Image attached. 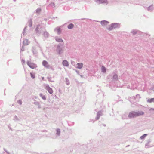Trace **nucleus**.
Returning <instances> with one entry per match:
<instances>
[{
    "label": "nucleus",
    "mask_w": 154,
    "mask_h": 154,
    "mask_svg": "<svg viewBox=\"0 0 154 154\" xmlns=\"http://www.w3.org/2000/svg\"><path fill=\"white\" fill-rule=\"evenodd\" d=\"M48 79H49V81H50V79H49V77H48Z\"/></svg>",
    "instance_id": "c03bdc74"
},
{
    "label": "nucleus",
    "mask_w": 154,
    "mask_h": 154,
    "mask_svg": "<svg viewBox=\"0 0 154 154\" xmlns=\"http://www.w3.org/2000/svg\"><path fill=\"white\" fill-rule=\"evenodd\" d=\"M4 150L8 154H10V153L9 152H8L6 149H4Z\"/></svg>",
    "instance_id": "72a5a7b5"
},
{
    "label": "nucleus",
    "mask_w": 154,
    "mask_h": 154,
    "mask_svg": "<svg viewBox=\"0 0 154 154\" xmlns=\"http://www.w3.org/2000/svg\"><path fill=\"white\" fill-rule=\"evenodd\" d=\"M29 26L30 27H31L32 26V21L31 19L29 20L28 21Z\"/></svg>",
    "instance_id": "bb28decb"
},
{
    "label": "nucleus",
    "mask_w": 154,
    "mask_h": 154,
    "mask_svg": "<svg viewBox=\"0 0 154 154\" xmlns=\"http://www.w3.org/2000/svg\"><path fill=\"white\" fill-rule=\"evenodd\" d=\"M55 39L56 41L58 42H63V40L61 38L59 37L58 36L55 37Z\"/></svg>",
    "instance_id": "4468645a"
},
{
    "label": "nucleus",
    "mask_w": 154,
    "mask_h": 154,
    "mask_svg": "<svg viewBox=\"0 0 154 154\" xmlns=\"http://www.w3.org/2000/svg\"><path fill=\"white\" fill-rule=\"evenodd\" d=\"M62 45L61 44H58L57 47L56 52L58 54L60 55L62 54L63 51V47H62Z\"/></svg>",
    "instance_id": "f03ea898"
},
{
    "label": "nucleus",
    "mask_w": 154,
    "mask_h": 154,
    "mask_svg": "<svg viewBox=\"0 0 154 154\" xmlns=\"http://www.w3.org/2000/svg\"><path fill=\"white\" fill-rule=\"evenodd\" d=\"M109 23L108 21L106 20H103L100 22L101 24L103 26H106L109 24Z\"/></svg>",
    "instance_id": "9d476101"
},
{
    "label": "nucleus",
    "mask_w": 154,
    "mask_h": 154,
    "mask_svg": "<svg viewBox=\"0 0 154 154\" xmlns=\"http://www.w3.org/2000/svg\"><path fill=\"white\" fill-rule=\"evenodd\" d=\"M50 5L53 8L55 7V4L54 3H51L50 4Z\"/></svg>",
    "instance_id": "c756f323"
},
{
    "label": "nucleus",
    "mask_w": 154,
    "mask_h": 154,
    "mask_svg": "<svg viewBox=\"0 0 154 154\" xmlns=\"http://www.w3.org/2000/svg\"><path fill=\"white\" fill-rule=\"evenodd\" d=\"M35 30L36 32V34L37 35H39L41 34L43 31V29L42 27H40L39 25H38L36 28Z\"/></svg>",
    "instance_id": "20e7f679"
},
{
    "label": "nucleus",
    "mask_w": 154,
    "mask_h": 154,
    "mask_svg": "<svg viewBox=\"0 0 154 154\" xmlns=\"http://www.w3.org/2000/svg\"><path fill=\"white\" fill-rule=\"evenodd\" d=\"M153 9V5H151L148 8L147 10L149 11H151Z\"/></svg>",
    "instance_id": "a211bd4d"
},
{
    "label": "nucleus",
    "mask_w": 154,
    "mask_h": 154,
    "mask_svg": "<svg viewBox=\"0 0 154 154\" xmlns=\"http://www.w3.org/2000/svg\"><path fill=\"white\" fill-rule=\"evenodd\" d=\"M150 110H154V109H153V108H151L150 109Z\"/></svg>",
    "instance_id": "a19ab883"
},
{
    "label": "nucleus",
    "mask_w": 154,
    "mask_h": 154,
    "mask_svg": "<svg viewBox=\"0 0 154 154\" xmlns=\"http://www.w3.org/2000/svg\"><path fill=\"white\" fill-rule=\"evenodd\" d=\"M131 33H132L133 35H135L137 33V31L136 30H133L131 32Z\"/></svg>",
    "instance_id": "c85d7f7f"
},
{
    "label": "nucleus",
    "mask_w": 154,
    "mask_h": 154,
    "mask_svg": "<svg viewBox=\"0 0 154 154\" xmlns=\"http://www.w3.org/2000/svg\"><path fill=\"white\" fill-rule=\"evenodd\" d=\"M108 77L109 79H112V81L113 82H115L116 81H117L118 79V76L117 75L116 73L113 74L112 78V76L111 75H109Z\"/></svg>",
    "instance_id": "39448f33"
},
{
    "label": "nucleus",
    "mask_w": 154,
    "mask_h": 154,
    "mask_svg": "<svg viewBox=\"0 0 154 154\" xmlns=\"http://www.w3.org/2000/svg\"><path fill=\"white\" fill-rule=\"evenodd\" d=\"M26 29V27H25L24 28V31H25ZM24 32H23V34H24Z\"/></svg>",
    "instance_id": "4c0bfd02"
},
{
    "label": "nucleus",
    "mask_w": 154,
    "mask_h": 154,
    "mask_svg": "<svg viewBox=\"0 0 154 154\" xmlns=\"http://www.w3.org/2000/svg\"><path fill=\"white\" fill-rule=\"evenodd\" d=\"M30 75L31 77L33 79L34 78H35V75L32 74V73H30Z\"/></svg>",
    "instance_id": "7c9ffc66"
},
{
    "label": "nucleus",
    "mask_w": 154,
    "mask_h": 154,
    "mask_svg": "<svg viewBox=\"0 0 154 154\" xmlns=\"http://www.w3.org/2000/svg\"><path fill=\"white\" fill-rule=\"evenodd\" d=\"M14 1H16V0H14Z\"/></svg>",
    "instance_id": "09e8293b"
},
{
    "label": "nucleus",
    "mask_w": 154,
    "mask_h": 154,
    "mask_svg": "<svg viewBox=\"0 0 154 154\" xmlns=\"http://www.w3.org/2000/svg\"><path fill=\"white\" fill-rule=\"evenodd\" d=\"M65 79L66 82V84L68 85H69L70 84L69 80L67 78H66Z\"/></svg>",
    "instance_id": "cd10ccee"
},
{
    "label": "nucleus",
    "mask_w": 154,
    "mask_h": 154,
    "mask_svg": "<svg viewBox=\"0 0 154 154\" xmlns=\"http://www.w3.org/2000/svg\"><path fill=\"white\" fill-rule=\"evenodd\" d=\"M24 50V48L23 46L21 48V51H23Z\"/></svg>",
    "instance_id": "c9c22d12"
},
{
    "label": "nucleus",
    "mask_w": 154,
    "mask_h": 154,
    "mask_svg": "<svg viewBox=\"0 0 154 154\" xmlns=\"http://www.w3.org/2000/svg\"><path fill=\"white\" fill-rule=\"evenodd\" d=\"M76 72L78 74H79V71H76Z\"/></svg>",
    "instance_id": "58836bf2"
},
{
    "label": "nucleus",
    "mask_w": 154,
    "mask_h": 154,
    "mask_svg": "<svg viewBox=\"0 0 154 154\" xmlns=\"http://www.w3.org/2000/svg\"><path fill=\"white\" fill-rule=\"evenodd\" d=\"M54 31L56 32L58 35H60L61 32L60 28L59 27L56 28L54 29Z\"/></svg>",
    "instance_id": "9b49d317"
},
{
    "label": "nucleus",
    "mask_w": 154,
    "mask_h": 154,
    "mask_svg": "<svg viewBox=\"0 0 154 154\" xmlns=\"http://www.w3.org/2000/svg\"><path fill=\"white\" fill-rule=\"evenodd\" d=\"M103 112L101 111H99L97 113V116L96 118V119L98 120L99 119L100 116L102 115Z\"/></svg>",
    "instance_id": "f8f14e48"
},
{
    "label": "nucleus",
    "mask_w": 154,
    "mask_h": 154,
    "mask_svg": "<svg viewBox=\"0 0 154 154\" xmlns=\"http://www.w3.org/2000/svg\"><path fill=\"white\" fill-rule=\"evenodd\" d=\"M42 80H43V79H44V77H42Z\"/></svg>",
    "instance_id": "a18cd8bd"
},
{
    "label": "nucleus",
    "mask_w": 154,
    "mask_h": 154,
    "mask_svg": "<svg viewBox=\"0 0 154 154\" xmlns=\"http://www.w3.org/2000/svg\"><path fill=\"white\" fill-rule=\"evenodd\" d=\"M62 64L65 66H69L68 62L66 60H63L62 62Z\"/></svg>",
    "instance_id": "ddd939ff"
},
{
    "label": "nucleus",
    "mask_w": 154,
    "mask_h": 154,
    "mask_svg": "<svg viewBox=\"0 0 154 154\" xmlns=\"http://www.w3.org/2000/svg\"><path fill=\"white\" fill-rule=\"evenodd\" d=\"M38 108H41V106L40 105V104H39V105H38Z\"/></svg>",
    "instance_id": "e433bc0d"
},
{
    "label": "nucleus",
    "mask_w": 154,
    "mask_h": 154,
    "mask_svg": "<svg viewBox=\"0 0 154 154\" xmlns=\"http://www.w3.org/2000/svg\"><path fill=\"white\" fill-rule=\"evenodd\" d=\"M45 88L47 90L48 92L51 94L53 93V91L52 89L51 88L48 84L45 85Z\"/></svg>",
    "instance_id": "423d86ee"
},
{
    "label": "nucleus",
    "mask_w": 154,
    "mask_h": 154,
    "mask_svg": "<svg viewBox=\"0 0 154 154\" xmlns=\"http://www.w3.org/2000/svg\"><path fill=\"white\" fill-rule=\"evenodd\" d=\"M96 1L97 3L99 4L100 3L108 4L107 0H96Z\"/></svg>",
    "instance_id": "1a4fd4ad"
},
{
    "label": "nucleus",
    "mask_w": 154,
    "mask_h": 154,
    "mask_svg": "<svg viewBox=\"0 0 154 154\" xmlns=\"http://www.w3.org/2000/svg\"><path fill=\"white\" fill-rule=\"evenodd\" d=\"M148 146V144H146L145 145V146Z\"/></svg>",
    "instance_id": "79ce46f5"
},
{
    "label": "nucleus",
    "mask_w": 154,
    "mask_h": 154,
    "mask_svg": "<svg viewBox=\"0 0 154 154\" xmlns=\"http://www.w3.org/2000/svg\"><path fill=\"white\" fill-rule=\"evenodd\" d=\"M57 133L56 134L60 136V130L59 129H57L56 130Z\"/></svg>",
    "instance_id": "393cba45"
},
{
    "label": "nucleus",
    "mask_w": 154,
    "mask_h": 154,
    "mask_svg": "<svg viewBox=\"0 0 154 154\" xmlns=\"http://www.w3.org/2000/svg\"><path fill=\"white\" fill-rule=\"evenodd\" d=\"M101 69V70H102V72H103L104 73H105L106 72V69L104 66H102Z\"/></svg>",
    "instance_id": "5701e85b"
},
{
    "label": "nucleus",
    "mask_w": 154,
    "mask_h": 154,
    "mask_svg": "<svg viewBox=\"0 0 154 154\" xmlns=\"http://www.w3.org/2000/svg\"><path fill=\"white\" fill-rule=\"evenodd\" d=\"M17 103L18 104H20V105H21L22 104V101L21 100H19L17 101Z\"/></svg>",
    "instance_id": "2f4dec72"
},
{
    "label": "nucleus",
    "mask_w": 154,
    "mask_h": 154,
    "mask_svg": "<svg viewBox=\"0 0 154 154\" xmlns=\"http://www.w3.org/2000/svg\"><path fill=\"white\" fill-rule=\"evenodd\" d=\"M43 35L45 38H47L48 37L49 34L46 31H45L44 32Z\"/></svg>",
    "instance_id": "2eb2a0df"
},
{
    "label": "nucleus",
    "mask_w": 154,
    "mask_h": 154,
    "mask_svg": "<svg viewBox=\"0 0 154 154\" xmlns=\"http://www.w3.org/2000/svg\"><path fill=\"white\" fill-rule=\"evenodd\" d=\"M13 120L15 122L20 121V119L16 115H15L13 119Z\"/></svg>",
    "instance_id": "f3484780"
},
{
    "label": "nucleus",
    "mask_w": 154,
    "mask_h": 154,
    "mask_svg": "<svg viewBox=\"0 0 154 154\" xmlns=\"http://www.w3.org/2000/svg\"><path fill=\"white\" fill-rule=\"evenodd\" d=\"M22 61L23 62V63H25V61L24 60H22Z\"/></svg>",
    "instance_id": "ea45409f"
},
{
    "label": "nucleus",
    "mask_w": 154,
    "mask_h": 154,
    "mask_svg": "<svg viewBox=\"0 0 154 154\" xmlns=\"http://www.w3.org/2000/svg\"><path fill=\"white\" fill-rule=\"evenodd\" d=\"M42 65L47 69H49L50 66L48 64V62L45 61L44 60L42 63Z\"/></svg>",
    "instance_id": "6e6552de"
},
{
    "label": "nucleus",
    "mask_w": 154,
    "mask_h": 154,
    "mask_svg": "<svg viewBox=\"0 0 154 154\" xmlns=\"http://www.w3.org/2000/svg\"><path fill=\"white\" fill-rule=\"evenodd\" d=\"M39 96L41 97L44 100H45L46 99V97L45 95L41 93L39 94Z\"/></svg>",
    "instance_id": "4be33fe9"
},
{
    "label": "nucleus",
    "mask_w": 154,
    "mask_h": 154,
    "mask_svg": "<svg viewBox=\"0 0 154 154\" xmlns=\"http://www.w3.org/2000/svg\"><path fill=\"white\" fill-rule=\"evenodd\" d=\"M26 63L27 65L32 69H34L36 67V65L33 63L29 62V61H27Z\"/></svg>",
    "instance_id": "0eeeda50"
},
{
    "label": "nucleus",
    "mask_w": 154,
    "mask_h": 154,
    "mask_svg": "<svg viewBox=\"0 0 154 154\" xmlns=\"http://www.w3.org/2000/svg\"><path fill=\"white\" fill-rule=\"evenodd\" d=\"M29 44V42L27 39H25L23 41V45H27Z\"/></svg>",
    "instance_id": "dca6fc26"
},
{
    "label": "nucleus",
    "mask_w": 154,
    "mask_h": 154,
    "mask_svg": "<svg viewBox=\"0 0 154 154\" xmlns=\"http://www.w3.org/2000/svg\"><path fill=\"white\" fill-rule=\"evenodd\" d=\"M80 76H81V77H83V76L80 75Z\"/></svg>",
    "instance_id": "49530a36"
},
{
    "label": "nucleus",
    "mask_w": 154,
    "mask_h": 154,
    "mask_svg": "<svg viewBox=\"0 0 154 154\" xmlns=\"http://www.w3.org/2000/svg\"><path fill=\"white\" fill-rule=\"evenodd\" d=\"M103 125L104 126H106V125H105V124H103Z\"/></svg>",
    "instance_id": "37998d69"
},
{
    "label": "nucleus",
    "mask_w": 154,
    "mask_h": 154,
    "mask_svg": "<svg viewBox=\"0 0 154 154\" xmlns=\"http://www.w3.org/2000/svg\"><path fill=\"white\" fill-rule=\"evenodd\" d=\"M150 90H152L154 91V86H153L150 88Z\"/></svg>",
    "instance_id": "f704fd0d"
},
{
    "label": "nucleus",
    "mask_w": 154,
    "mask_h": 154,
    "mask_svg": "<svg viewBox=\"0 0 154 154\" xmlns=\"http://www.w3.org/2000/svg\"><path fill=\"white\" fill-rule=\"evenodd\" d=\"M41 8H38L36 10V13L39 14L40 13V12H41Z\"/></svg>",
    "instance_id": "a878e982"
},
{
    "label": "nucleus",
    "mask_w": 154,
    "mask_h": 154,
    "mask_svg": "<svg viewBox=\"0 0 154 154\" xmlns=\"http://www.w3.org/2000/svg\"><path fill=\"white\" fill-rule=\"evenodd\" d=\"M144 112L142 111L135 112L132 111L130 112L128 115V117L130 118H134L141 115H143Z\"/></svg>",
    "instance_id": "f257e3e1"
},
{
    "label": "nucleus",
    "mask_w": 154,
    "mask_h": 154,
    "mask_svg": "<svg viewBox=\"0 0 154 154\" xmlns=\"http://www.w3.org/2000/svg\"><path fill=\"white\" fill-rule=\"evenodd\" d=\"M147 102L149 103L154 102V98H151L148 99L147 100Z\"/></svg>",
    "instance_id": "6ab92c4d"
},
{
    "label": "nucleus",
    "mask_w": 154,
    "mask_h": 154,
    "mask_svg": "<svg viewBox=\"0 0 154 154\" xmlns=\"http://www.w3.org/2000/svg\"><path fill=\"white\" fill-rule=\"evenodd\" d=\"M34 103L35 105H37V106H38L39 105V102H38L37 101H35V102H34Z\"/></svg>",
    "instance_id": "473e14b6"
},
{
    "label": "nucleus",
    "mask_w": 154,
    "mask_h": 154,
    "mask_svg": "<svg viewBox=\"0 0 154 154\" xmlns=\"http://www.w3.org/2000/svg\"><path fill=\"white\" fill-rule=\"evenodd\" d=\"M147 135V134H144L142 136L140 137V139L141 140L143 139Z\"/></svg>",
    "instance_id": "b1692460"
},
{
    "label": "nucleus",
    "mask_w": 154,
    "mask_h": 154,
    "mask_svg": "<svg viewBox=\"0 0 154 154\" xmlns=\"http://www.w3.org/2000/svg\"><path fill=\"white\" fill-rule=\"evenodd\" d=\"M129 146V145H128V146H127L128 147Z\"/></svg>",
    "instance_id": "de8ad7c7"
},
{
    "label": "nucleus",
    "mask_w": 154,
    "mask_h": 154,
    "mask_svg": "<svg viewBox=\"0 0 154 154\" xmlns=\"http://www.w3.org/2000/svg\"><path fill=\"white\" fill-rule=\"evenodd\" d=\"M74 26V25L72 23H70L68 25L67 27L69 29H72Z\"/></svg>",
    "instance_id": "aec40b11"
},
{
    "label": "nucleus",
    "mask_w": 154,
    "mask_h": 154,
    "mask_svg": "<svg viewBox=\"0 0 154 154\" xmlns=\"http://www.w3.org/2000/svg\"><path fill=\"white\" fill-rule=\"evenodd\" d=\"M77 65H78V67L77 68L78 69H81L82 67H83V64L82 63H78L77 64Z\"/></svg>",
    "instance_id": "412c9836"
},
{
    "label": "nucleus",
    "mask_w": 154,
    "mask_h": 154,
    "mask_svg": "<svg viewBox=\"0 0 154 154\" xmlns=\"http://www.w3.org/2000/svg\"><path fill=\"white\" fill-rule=\"evenodd\" d=\"M119 24L118 23H112L109 26V27H107V28L108 30L110 31L112 30L113 29L119 27Z\"/></svg>",
    "instance_id": "7ed1b4c3"
}]
</instances>
